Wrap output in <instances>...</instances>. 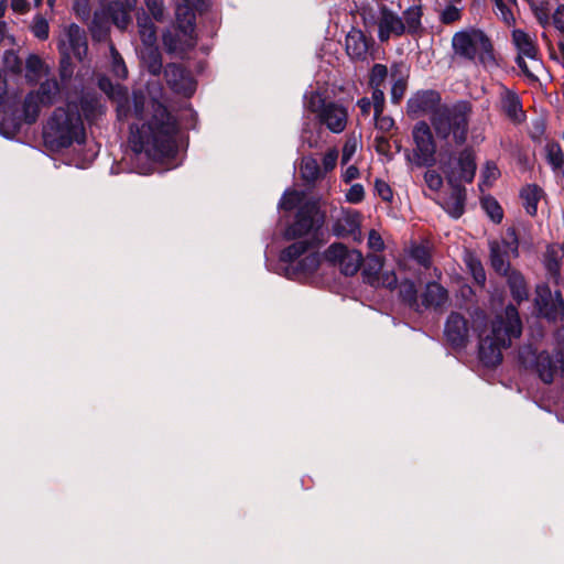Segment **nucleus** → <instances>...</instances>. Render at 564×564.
Returning <instances> with one entry per match:
<instances>
[{"instance_id": "obj_1", "label": "nucleus", "mask_w": 564, "mask_h": 564, "mask_svg": "<svg viewBox=\"0 0 564 564\" xmlns=\"http://www.w3.org/2000/svg\"><path fill=\"white\" fill-rule=\"evenodd\" d=\"M152 110L150 120L141 127L130 126L132 150L137 154L144 153L153 161L175 159L178 153V122L160 101H153Z\"/></svg>"}, {"instance_id": "obj_2", "label": "nucleus", "mask_w": 564, "mask_h": 564, "mask_svg": "<svg viewBox=\"0 0 564 564\" xmlns=\"http://www.w3.org/2000/svg\"><path fill=\"white\" fill-rule=\"evenodd\" d=\"M324 223L325 213L321 210L317 200L308 199L301 204L293 221L283 230V239L294 242L281 250L280 262H293L308 250L318 249Z\"/></svg>"}, {"instance_id": "obj_3", "label": "nucleus", "mask_w": 564, "mask_h": 564, "mask_svg": "<svg viewBox=\"0 0 564 564\" xmlns=\"http://www.w3.org/2000/svg\"><path fill=\"white\" fill-rule=\"evenodd\" d=\"M441 170L452 192L442 204L443 209L454 219H458L465 213L467 198L464 183H473L476 171V154L470 147L464 148L456 158L454 151L442 153Z\"/></svg>"}, {"instance_id": "obj_4", "label": "nucleus", "mask_w": 564, "mask_h": 564, "mask_svg": "<svg viewBox=\"0 0 564 564\" xmlns=\"http://www.w3.org/2000/svg\"><path fill=\"white\" fill-rule=\"evenodd\" d=\"M43 139L45 145L55 152L67 149L75 142L85 143V127L78 107H57L44 127Z\"/></svg>"}, {"instance_id": "obj_5", "label": "nucleus", "mask_w": 564, "mask_h": 564, "mask_svg": "<svg viewBox=\"0 0 564 564\" xmlns=\"http://www.w3.org/2000/svg\"><path fill=\"white\" fill-rule=\"evenodd\" d=\"M471 104L460 100L453 105H443L431 117L432 127L440 140H447L453 135L456 145L467 141Z\"/></svg>"}, {"instance_id": "obj_6", "label": "nucleus", "mask_w": 564, "mask_h": 564, "mask_svg": "<svg viewBox=\"0 0 564 564\" xmlns=\"http://www.w3.org/2000/svg\"><path fill=\"white\" fill-rule=\"evenodd\" d=\"M454 53L473 63L484 66L497 65L491 39L478 28L456 32L452 37Z\"/></svg>"}, {"instance_id": "obj_7", "label": "nucleus", "mask_w": 564, "mask_h": 564, "mask_svg": "<svg viewBox=\"0 0 564 564\" xmlns=\"http://www.w3.org/2000/svg\"><path fill=\"white\" fill-rule=\"evenodd\" d=\"M412 137L415 144L413 154L408 149L404 150L408 162L417 167H432L436 163V142L432 130L425 121H419L414 124Z\"/></svg>"}, {"instance_id": "obj_8", "label": "nucleus", "mask_w": 564, "mask_h": 564, "mask_svg": "<svg viewBox=\"0 0 564 564\" xmlns=\"http://www.w3.org/2000/svg\"><path fill=\"white\" fill-rule=\"evenodd\" d=\"M522 334V322L516 305L508 304L505 308V315L497 316L491 322L489 339L500 344V347H510L512 338H518Z\"/></svg>"}, {"instance_id": "obj_9", "label": "nucleus", "mask_w": 564, "mask_h": 564, "mask_svg": "<svg viewBox=\"0 0 564 564\" xmlns=\"http://www.w3.org/2000/svg\"><path fill=\"white\" fill-rule=\"evenodd\" d=\"M0 113L3 115L0 122V131L6 138L15 137L25 123L18 108V101L14 98H9L6 87L0 90Z\"/></svg>"}, {"instance_id": "obj_10", "label": "nucleus", "mask_w": 564, "mask_h": 564, "mask_svg": "<svg viewBox=\"0 0 564 564\" xmlns=\"http://www.w3.org/2000/svg\"><path fill=\"white\" fill-rule=\"evenodd\" d=\"M164 78L171 90L177 95L189 98L196 91L197 82L181 64L169 63L164 67Z\"/></svg>"}, {"instance_id": "obj_11", "label": "nucleus", "mask_w": 564, "mask_h": 564, "mask_svg": "<svg viewBox=\"0 0 564 564\" xmlns=\"http://www.w3.org/2000/svg\"><path fill=\"white\" fill-rule=\"evenodd\" d=\"M534 357V369L545 384H551L554 381L556 373L564 368V355L562 351L556 350L551 354L547 350L538 351L531 350Z\"/></svg>"}, {"instance_id": "obj_12", "label": "nucleus", "mask_w": 564, "mask_h": 564, "mask_svg": "<svg viewBox=\"0 0 564 564\" xmlns=\"http://www.w3.org/2000/svg\"><path fill=\"white\" fill-rule=\"evenodd\" d=\"M444 336L453 349H464L469 343L468 319L458 312H451L446 318Z\"/></svg>"}, {"instance_id": "obj_13", "label": "nucleus", "mask_w": 564, "mask_h": 564, "mask_svg": "<svg viewBox=\"0 0 564 564\" xmlns=\"http://www.w3.org/2000/svg\"><path fill=\"white\" fill-rule=\"evenodd\" d=\"M441 101L442 97L437 90H417L406 101V113L411 118H419L424 115H431L432 117L443 106Z\"/></svg>"}, {"instance_id": "obj_14", "label": "nucleus", "mask_w": 564, "mask_h": 564, "mask_svg": "<svg viewBox=\"0 0 564 564\" xmlns=\"http://www.w3.org/2000/svg\"><path fill=\"white\" fill-rule=\"evenodd\" d=\"M379 13L378 39L381 43L388 42L392 35L400 37L405 34V24L401 17L386 4L379 6Z\"/></svg>"}, {"instance_id": "obj_15", "label": "nucleus", "mask_w": 564, "mask_h": 564, "mask_svg": "<svg viewBox=\"0 0 564 564\" xmlns=\"http://www.w3.org/2000/svg\"><path fill=\"white\" fill-rule=\"evenodd\" d=\"M316 250H308L302 259L297 258L293 262H284L288 264L284 269L285 276L291 280H300L313 274L321 264V258Z\"/></svg>"}, {"instance_id": "obj_16", "label": "nucleus", "mask_w": 564, "mask_h": 564, "mask_svg": "<svg viewBox=\"0 0 564 564\" xmlns=\"http://www.w3.org/2000/svg\"><path fill=\"white\" fill-rule=\"evenodd\" d=\"M347 109L335 101H329L317 118L318 122L326 126L333 133L343 132L347 126Z\"/></svg>"}, {"instance_id": "obj_17", "label": "nucleus", "mask_w": 564, "mask_h": 564, "mask_svg": "<svg viewBox=\"0 0 564 564\" xmlns=\"http://www.w3.org/2000/svg\"><path fill=\"white\" fill-rule=\"evenodd\" d=\"M373 44L375 40L359 29L352 28L346 35V52L354 61H365Z\"/></svg>"}, {"instance_id": "obj_18", "label": "nucleus", "mask_w": 564, "mask_h": 564, "mask_svg": "<svg viewBox=\"0 0 564 564\" xmlns=\"http://www.w3.org/2000/svg\"><path fill=\"white\" fill-rule=\"evenodd\" d=\"M535 304L540 314L547 321L555 323L564 318V301L551 300V290L549 286L538 290Z\"/></svg>"}, {"instance_id": "obj_19", "label": "nucleus", "mask_w": 564, "mask_h": 564, "mask_svg": "<svg viewBox=\"0 0 564 564\" xmlns=\"http://www.w3.org/2000/svg\"><path fill=\"white\" fill-rule=\"evenodd\" d=\"M448 300V291L436 281L427 282L421 294L420 310L438 308Z\"/></svg>"}, {"instance_id": "obj_20", "label": "nucleus", "mask_w": 564, "mask_h": 564, "mask_svg": "<svg viewBox=\"0 0 564 564\" xmlns=\"http://www.w3.org/2000/svg\"><path fill=\"white\" fill-rule=\"evenodd\" d=\"M499 343H496L488 337L479 338L478 358L481 364L487 368H496L502 361V352Z\"/></svg>"}, {"instance_id": "obj_21", "label": "nucleus", "mask_w": 564, "mask_h": 564, "mask_svg": "<svg viewBox=\"0 0 564 564\" xmlns=\"http://www.w3.org/2000/svg\"><path fill=\"white\" fill-rule=\"evenodd\" d=\"M502 276L506 278L511 297L518 305L529 300L530 293L527 280L518 269L513 268Z\"/></svg>"}, {"instance_id": "obj_22", "label": "nucleus", "mask_w": 564, "mask_h": 564, "mask_svg": "<svg viewBox=\"0 0 564 564\" xmlns=\"http://www.w3.org/2000/svg\"><path fill=\"white\" fill-rule=\"evenodd\" d=\"M140 61L143 68L152 76H160L163 69L162 54L155 44L143 45L140 50Z\"/></svg>"}, {"instance_id": "obj_23", "label": "nucleus", "mask_w": 564, "mask_h": 564, "mask_svg": "<svg viewBox=\"0 0 564 564\" xmlns=\"http://www.w3.org/2000/svg\"><path fill=\"white\" fill-rule=\"evenodd\" d=\"M489 261L492 270L500 276L513 269L509 260V252L502 250L496 240L489 242Z\"/></svg>"}, {"instance_id": "obj_24", "label": "nucleus", "mask_w": 564, "mask_h": 564, "mask_svg": "<svg viewBox=\"0 0 564 564\" xmlns=\"http://www.w3.org/2000/svg\"><path fill=\"white\" fill-rule=\"evenodd\" d=\"M67 37L72 53L82 62L88 52V42L85 31L79 25L72 23L67 30Z\"/></svg>"}, {"instance_id": "obj_25", "label": "nucleus", "mask_w": 564, "mask_h": 564, "mask_svg": "<svg viewBox=\"0 0 564 564\" xmlns=\"http://www.w3.org/2000/svg\"><path fill=\"white\" fill-rule=\"evenodd\" d=\"M543 189L536 184H527L520 189V198L523 200V207L531 217L538 214V204L543 196Z\"/></svg>"}, {"instance_id": "obj_26", "label": "nucleus", "mask_w": 564, "mask_h": 564, "mask_svg": "<svg viewBox=\"0 0 564 564\" xmlns=\"http://www.w3.org/2000/svg\"><path fill=\"white\" fill-rule=\"evenodd\" d=\"M137 25L142 45L156 43V26L145 11L142 10V12L137 13Z\"/></svg>"}, {"instance_id": "obj_27", "label": "nucleus", "mask_w": 564, "mask_h": 564, "mask_svg": "<svg viewBox=\"0 0 564 564\" xmlns=\"http://www.w3.org/2000/svg\"><path fill=\"white\" fill-rule=\"evenodd\" d=\"M423 10L421 6H411L403 11V22L405 24V33L415 36L420 35L424 28L422 25Z\"/></svg>"}, {"instance_id": "obj_28", "label": "nucleus", "mask_w": 564, "mask_h": 564, "mask_svg": "<svg viewBox=\"0 0 564 564\" xmlns=\"http://www.w3.org/2000/svg\"><path fill=\"white\" fill-rule=\"evenodd\" d=\"M512 41L519 52L518 55L525 56L531 59H535L538 57L539 50L527 32L519 29L514 30L512 32Z\"/></svg>"}, {"instance_id": "obj_29", "label": "nucleus", "mask_w": 564, "mask_h": 564, "mask_svg": "<svg viewBox=\"0 0 564 564\" xmlns=\"http://www.w3.org/2000/svg\"><path fill=\"white\" fill-rule=\"evenodd\" d=\"M360 228L359 214H347L345 217L339 218L333 225V234L336 237H348L354 235Z\"/></svg>"}, {"instance_id": "obj_30", "label": "nucleus", "mask_w": 564, "mask_h": 564, "mask_svg": "<svg viewBox=\"0 0 564 564\" xmlns=\"http://www.w3.org/2000/svg\"><path fill=\"white\" fill-rule=\"evenodd\" d=\"M399 296L402 303H404L411 310L417 313L422 312V310H420L416 285L412 280L404 279L401 281L399 286Z\"/></svg>"}, {"instance_id": "obj_31", "label": "nucleus", "mask_w": 564, "mask_h": 564, "mask_svg": "<svg viewBox=\"0 0 564 564\" xmlns=\"http://www.w3.org/2000/svg\"><path fill=\"white\" fill-rule=\"evenodd\" d=\"M403 67V64L394 63L391 66V76L395 78L394 83L391 87V102L394 105H399L402 100L405 91H406V78L403 76L401 68Z\"/></svg>"}, {"instance_id": "obj_32", "label": "nucleus", "mask_w": 564, "mask_h": 564, "mask_svg": "<svg viewBox=\"0 0 564 564\" xmlns=\"http://www.w3.org/2000/svg\"><path fill=\"white\" fill-rule=\"evenodd\" d=\"M108 12L113 24L121 30L127 29L131 22L130 7L122 1H112L108 7Z\"/></svg>"}, {"instance_id": "obj_33", "label": "nucleus", "mask_w": 564, "mask_h": 564, "mask_svg": "<svg viewBox=\"0 0 564 564\" xmlns=\"http://www.w3.org/2000/svg\"><path fill=\"white\" fill-rule=\"evenodd\" d=\"M465 264L468 269V272L473 276L475 284L480 289H484L486 285L487 276L480 259L474 253H468L465 258Z\"/></svg>"}, {"instance_id": "obj_34", "label": "nucleus", "mask_w": 564, "mask_h": 564, "mask_svg": "<svg viewBox=\"0 0 564 564\" xmlns=\"http://www.w3.org/2000/svg\"><path fill=\"white\" fill-rule=\"evenodd\" d=\"M364 262L362 253L356 249L348 250L345 258L339 263L340 272L346 276L355 275Z\"/></svg>"}, {"instance_id": "obj_35", "label": "nucleus", "mask_w": 564, "mask_h": 564, "mask_svg": "<svg viewBox=\"0 0 564 564\" xmlns=\"http://www.w3.org/2000/svg\"><path fill=\"white\" fill-rule=\"evenodd\" d=\"M383 267V259L379 256H368L362 268V276L366 282L373 285L379 281L380 271Z\"/></svg>"}, {"instance_id": "obj_36", "label": "nucleus", "mask_w": 564, "mask_h": 564, "mask_svg": "<svg viewBox=\"0 0 564 564\" xmlns=\"http://www.w3.org/2000/svg\"><path fill=\"white\" fill-rule=\"evenodd\" d=\"M300 174L302 180L307 183H314L321 176L319 164L316 159L312 156H305L302 159Z\"/></svg>"}, {"instance_id": "obj_37", "label": "nucleus", "mask_w": 564, "mask_h": 564, "mask_svg": "<svg viewBox=\"0 0 564 564\" xmlns=\"http://www.w3.org/2000/svg\"><path fill=\"white\" fill-rule=\"evenodd\" d=\"M40 101L33 96V94H29L23 101L21 115L26 124H33L36 122L40 116Z\"/></svg>"}, {"instance_id": "obj_38", "label": "nucleus", "mask_w": 564, "mask_h": 564, "mask_svg": "<svg viewBox=\"0 0 564 564\" xmlns=\"http://www.w3.org/2000/svg\"><path fill=\"white\" fill-rule=\"evenodd\" d=\"M481 208L485 210L487 216L495 223L500 224L503 219V209L499 202L491 195L481 197Z\"/></svg>"}, {"instance_id": "obj_39", "label": "nucleus", "mask_w": 564, "mask_h": 564, "mask_svg": "<svg viewBox=\"0 0 564 564\" xmlns=\"http://www.w3.org/2000/svg\"><path fill=\"white\" fill-rule=\"evenodd\" d=\"M97 84L98 88L112 101L117 98H122V96L128 91L124 86L112 83V80L107 76L99 77Z\"/></svg>"}, {"instance_id": "obj_40", "label": "nucleus", "mask_w": 564, "mask_h": 564, "mask_svg": "<svg viewBox=\"0 0 564 564\" xmlns=\"http://www.w3.org/2000/svg\"><path fill=\"white\" fill-rule=\"evenodd\" d=\"M546 161L553 171H557L564 165V152L557 142L546 144Z\"/></svg>"}, {"instance_id": "obj_41", "label": "nucleus", "mask_w": 564, "mask_h": 564, "mask_svg": "<svg viewBox=\"0 0 564 564\" xmlns=\"http://www.w3.org/2000/svg\"><path fill=\"white\" fill-rule=\"evenodd\" d=\"M59 77L63 82H68L73 77L74 74V64L72 62V57L69 55L68 48L63 44L59 47Z\"/></svg>"}, {"instance_id": "obj_42", "label": "nucleus", "mask_w": 564, "mask_h": 564, "mask_svg": "<svg viewBox=\"0 0 564 564\" xmlns=\"http://www.w3.org/2000/svg\"><path fill=\"white\" fill-rule=\"evenodd\" d=\"M388 77V67L383 64L376 63L370 69L368 86L371 89L383 88Z\"/></svg>"}, {"instance_id": "obj_43", "label": "nucleus", "mask_w": 564, "mask_h": 564, "mask_svg": "<svg viewBox=\"0 0 564 564\" xmlns=\"http://www.w3.org/2000/svg\"><path fill=\"white\" fill-rule=\"evenodd\" d=\"M457 3L447 4L440 13L438 19L442 24L451 25L462 20L463 9L456 6Z\"/></svg>"}, {"instance_id": "obj_44", "label": "nucleus", "mask_w": 564, "mask_h": 564, "mask_svg": "<svg viewBox=\"0 0 564 564\" xmlns=\"http://www.w3.org/2000/svg\"><path fill=\"white\" fill-rule=\"evenodd\" d=\"M302 193L292 189L286 191L279 202V207L285 212H291L302 204Z\"/></svg>"}, {"instance_id": "obj_45", "label": "nucleus", "mask_w": 564, "mask_h": 564, "mask_svg": "<svg viewBox=\"0 0 564 564\" xmlns=\"http://www.w3.org/2000/svg\"><path fill=\"white\" fill-rule=\"evenodd\" d=\"M58 90L57 83L54 82L51 84L50 82L42 83L39 87L36 99L43 105L52 104L53 98L56 95V91Z\"/></svg>"}, {"instance_id": "obj_46", "label": "nucleus", "mask_w": 564, "mask_h": 564, "mask_svg": "<svg viewBox=\"0 0 564 564\" xmlns=\"http://www.w3.org/2000/svg\"><path fill=\"white\" fill-rule=\"evenodd\" d=\"M348 250L349 249L345 245L340 242H334L326 249L325 257L328 261L339 264L347 254Z\"/></svg>"}, {"instance_id": "obj_47", "label": "nucleus", "mask_w": 564, "mask_h": 564, "mask_svg": "<svg viewBox=\"0 0 564 564\" xmlns=\"http://www.w3.org/2000/svg\"><path fill=\"white\" fill-rule=\"evenodd\" d=\"M32 33L34 34L35 37H37L41 41H44L48 37V33H50L48 22L41 14H37L34 18L33 25H32Z\"/></svg>"}, {"instance_id": "obj_48", "label": "nucleus", "mask_w": 564, "mask_h": 564, "mask_svg": "<svg viewBox=\"0 0 564 564\" xmlns=\"http://www.w3.org/2000/svg\"><path fill=\"white\" fill-rule=\"evenodd\" d=\"M502 245L510 250L513 258L519 257V238L516 228L509 227L506 230V238L502 239Z\"/></svg>"}, {"instance_id": "obj_49", "label": "nucleus", "mask_w": 564, "mask_h": 564, "mask_svg": "<svg viewBox=\"0 0 564 564\" xmlns=\"http://www.w3.org/2000/svg\"><path fill=\"white\" fill-rule=\"evenodd\" d=\"M411 257L425 269H430L432 265L431 253L424 246H415L412 249Z\"/></svg>"}, {"instance_id": "obj_50", "label": "nucleus", "mask_w": 564, "mask_h": 564, "mask_svg": "<svg viewBox=\"0 0 564 564\" xmlns=\"http://www.w3.org/2000/svg\"><path fill=\"white\" fill-rule=\"evenodd\" d=\"M503 109L510 119L518 120V115L522 112L520 98L517 95L508 96Z\"/></svg>"}, {"instance_id": "obj_51", "label": "nucleus", "mask_w": 564, "mask_h": 564, "mask_svg": "<svg viewBox=\"0 0 564 564\" xmlns=\"http://www.w3.org/2000/svg\"><path fill=\"white\" fill-rule=\"evenodd\" d=\"M360 15L366 28L379 26L380 13L371 6H362Z\"/></svg>"}, {"instance_id": "obj_52", "label": "nucleus", "mask_w": 564, "mask_h": 564, "mask_svg": "<svg viewBox=\"0 0 564 564\" xmlns=\"http://www.w3.org/2000/svg\"><path fill=\"white\" fill-rule=\"evenodd\" d=\"M329 101L323 98L317 91L312 93L308 101H307V110L312 113H315L316 117L322 113V110L327 106Z\"/></svg>"}, {"instance_id": "obj_53", "label": "nucleus", "mask_w": 564, "mask_h": 564, "mask_svg": "<svg viewBox=\"0 0 564 564\" xmlns=\"http://www.w3.org/2000/svg\"><path fill=\"white\" fill-rule=\"evenodd\" d=\"M113 101L117 104L116 113L118 120H126L132 112L128 91L122 96V98H117Z\"/></svg>"}, {"instance_id": "obj_54", "label": "nucleus", "mask_w": 564, "mask_h": 564, "mask_svg": "<svg viewBox=\"0 0 564 564\" xmlns=\"http://www.w3.org/2000/svg\"><path fill=\"white\" fill-rule=\"evenodd\" d=\"M375 149L378 154L384 155L388 161L393 160V154L390 152L391 143L389 139L384 135H376L375 138Z\"/></svg>"}, {"instance_id": "obj_55", "label": "nucleus", "mask_w": 564, "mask_h": 564, "mask_svg": "<svg viewBox=\"0 0 564 564\" xmlns=\"http://www.w3.org/2000/svg\"><path fill=\"white\" fill-rule=\"evenodd\" d=\"M112 72L119 78H127L128 68L121 55L112 47Z\"/></svg>"}, {"instance_id": "obj_56", "label": "nucleus", "mask_w": 564, "mask_h": 564, "mask_svg": "<svg viewBox=\"0 0 564 564\" xmlns=\"http://www.w3.org/2000/svg\"><path fill=\"white\" fill-rule=\"evenodd\" d=\"M424 182L433 192H438L443 186V177L434 170H427L424 173Z\"/></svg>"}, {"instance_id": "obj_57", "label": "nucleus", "mask_w": 564, "mask_h": 564, "mask_svg": "<svg viewBox=\"0 0 564 564\" xmlns=\"http://www.w3.org/2000/svg\"><path fill=\"white\" fill-rule=\"evenodd\" d=\"M73 10L79 20L87 21L90 18V0H74Z\"/></svg>"}, {"instance_id": "obj_58", "label": "nucleus", "mask_w": 564, "mask_h": 564, "mask_svg": "<svg viewBox=\"0 0 564 564\" xmlns=\"http://www.w3.org/2000/svg\"><path fill=\"white\" fill-rule=\"evenodd\" d=\"M375 191L383 202H392L393 192L391 186L381 178H376Z\"/></svg>"}, {"instance_id": "obj_59", "label": "nucleus", "mask_w": 564, "mask_h": 564, "mask_svg": "<svg viewBox=\"0 0 564 564\" xmlns=\"http://www.w3.org/2000/svg\"><path fill=\"white\" fill-rule=\"evenodd\" d=\"M371 104L373 106L375 117H378L384 110L386 98L383 88L371 89Z\"/></svg>"}, {"instance_id": "obj_60", "label": "nucleus", "mask_w": 564, "mask_h": 564, "mask_svg": "<svg viewBox=\"0 0 564 564\" xmlns=\"http://www.w3.org/2000/svg\"><path fill=\"white\" fill-rule=\"evenodd\" d=\"M365 199V188L362 184L356 183L350 186L346 193V200L350 204H359Z\"/></svg>"}, {"instance_id": "obj_61", "label": "nucleus", "mask_w": 564, "mask_h": 564, "mask_svg": "<svg viewBox=\"0 0 564 564\" xmlns=\"http://www.w3.org/2000/svg\"><path fill=\"white\" fill-rule=\"evenodd\" d=\"M545 268L547 272L555 275L560 272L561 263L558 252L555 250H547L545 259Z\"/></svg>"}, {"instance_id": "obj_62", "label": "nucleus", "mask_w": 564, "mask_h": 564, "mask_svg": "<svg viewBox=\"0 0 564 564\" xmlns=\"http://www.w3.org/2000/svg\"><path fill=\"white\" fill-rule=\"evenodd\" d=\"M145 108V97L142 93H133L132 97V115L141 120L143 119Z\"/></svg>"}, {"instance_id": "obj_63", "label": "nucleus", "mask_w": 564, "mask_h": 564, "mask_svg": "<svg viewBox=\"0 0 564 564\" xmlns=\"http://www.w3.org/2000/svg\"><path fill=\"white\" fill-rule=\"evenodd\" d=\"M376 129L381 132H389L395 127V121L391 116H384L381 112L378 117H375Z\"/></svg>"}, {"instance_id": "obj_64", "label": "nucleus", "mask_w": 564, "mask_h": 564, "mask_svg": "<svg viewBox=\"0 0 564 564\" xmlns=\"http://www.w3.org/2000/svg\"><path fill=\"white\" fill-rule=\"evenodd\" d=\"M552 22L556 30L564 34V4H560L552 14Z\"/></svg>"}]
</instances>
